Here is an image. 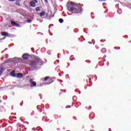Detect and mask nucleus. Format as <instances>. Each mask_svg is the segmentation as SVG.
I'll return each mask as SVG.
<instances>
[{
  "label": "nucleus",
  "instance_id": "nucleus-27",
  "mask_svg": "<svg viewBox=\"0 0 131 131\" xmlns=\"http://www.w3.org/2000/svg\"><path fill=\"white\" fill-rule=\"evenodd\" d=\"M2 76V72H0V76Z\"/></svg>",
  "mask_w": 131,
  "mask_h": 131
},
{
  "label": "nucleus",
  "instance_id": "nucleus-28",
  "mask_svg": "<svg viewBox=\"0 0 131 131\" xmlns=\"http://www.w3.org/2000/svg\"><path fill=\"white\" fill-rule=\"evenodd\" d=\"M13 118H15V119H17V117H14Z\"/></svg>",
  "mask_w": 131,
  "mask_h": 131
},
{
  "label": "nucleus",
  "instance_id": "nucleus-31",
  "mask_svg": "<svg viewBox=\"0 0 131 131\" xmlns=\"http://www.w3.org/2000/svg\"><path fill=\"white\" fill-rule=\"evenodd\" d=\"M7 63H8V62H5L4 64H7Z\"/></svg>",
  "mask_w": 131,
  "mask_h": 131
},
{
  "label": "nucleus",
  "instance_id": "nucleus-20",
  "mask_svg": "<svg viewBox=\"0 0 131 131\" xmlns=\"http://www.w3.org/2000/svg\"><path fill=\"white\" fill-rule=\"evenodd\" d=\"M102 52H103V51H104V52H106V49H102L101 50Z\"/></svg>",
  "mask_w": 131,
  "mask_h": 131
},
{
  "label": "nucleus",
  "instance_id": "nucleus-30",
  "mask_svg": "<svg viewBox=\"0 0 131 131\" xmlns=\"http://www.w3.org/2000/svg\"><path fill=\"white\" fill-rule=\"evenodd\" d=\"M99 1H104L105 0H99Z\"/></svg>",
  "mask_w": 131,
  "mask_h": 131
},
{
  "label": "nucleus",
  "instance_id": "nucleus-1",
  "mask_svg": "<svg viewBox=\"0 0 131 131\" xmlns=\"http://www.w3.org/2000/svg\"><path fill=\"white\" fill-rule=\"evenodd\" d=\"M68 10L73 14H81L83 11L81 6L74 2H70L68 5Z\"/></svg>",
  "mask_w": 131,
  "mask_h": 131
},
{
  "label": "nucleus",
  "instance_id": "nucleus-14",
  "mask_svg": "<svg viewBox=\"0 0 131 131\" xmlns=\"http://www.w3.org/2000/svg\"><path fill=\"white\" fill-rule=\"evenodd\" d=\"M4 109H5V108L3 106H0V112H3V111H4Z\"/></svg>",
  "mask_w": 131,
  "mask_h": 131
},
{
  "label": "nucleus",
  "instance_id": "nucleus-10",
  "mask_svg": "<svg viewBox=\"0 0 131 131\" xmlns=\"http://www.w3.org/2000/svg\"><path fill=\"white\" fill-rule=\"evenodd\" d=\"M1 35H3V36H8V35H9V33L6 32H2L1 33Z\"/></svg>",
  "mask_w": 131,
  "mask_h": 131
},
{
  "label": "nucleus",
  "instance_id": "nucleus-5",
  "mask_svg": "<svg viewBox=\"0 0 131 131\" xmlns=\"http://www.w3.org/2000/svg\"><path fill=\"white\" fill-rule=\"evenodd\" d=\"M40 17H41V18H42V17H45V16H46V15H48V13H46V12L45 11H42L41 13H40L39 14Z\"/></svg>",
  "mask_w": 131,
  "mask_h": 131
},
{
  "label": "nucleus",
  "instance_id": "nucleus-32",
  "mask_svg": "<svg viewBox=\"0 0 131 131\" xmlns=\"http://www.w3.org/2000/svg\"><path fill=\"white\" fill-rule=\"evenodd\" d=\"M108 130H109V131H111V129L110 128V129H108Z\"/></svg>",
  "mask_w": 131,
  "mask_h": 131
},
{
  "label": "nucleus",
  "instance_id": "nucleus-35",
  "mask_svg": "<svg viewBox=\"0 0 131 131\" xmlns=\"http://www.w3.org/2000/svg\"><path fill=\"white\" fill-rule=\"evenodd\" d=\"M2 102L1 100H0V102Z\"/></svg>",
  "mask_w": 131,
  "mask_h": 131
},
{
  "label": "nucleus",
  "instance_id": "nucleus-19",
  "mask_svg": "<svg viewBox=\"0 0 131 131\" xmlns=\"http://www.w3.org/2000/svg\"><path fill=\"white\" fill-rule=\"evenodd\" d=\"M118 13H119V14H121V10L120 9L118 10Z\"/></svg>",
  "mask_w": 131,
  "mask_h": 131
},
{
  "label": "nucleus",
  "instance_id": "nucleus-9",
  "mask_svg": "<svg viewBox=\"0 0 131 131\" xmlns=\"http://www.w3.org/2000/svg\"><path fill=\"white\" fill-rule=\"evenodd\" d=\"M30 82L32 84H33V86H36V82L33 81V79H31L30 80Z\"/></svg>",
  "mask_w": 131,
  "mask_h": 131
},
{
  "label": "nucleus",
  "instance_id": "nucleus-11",
  "mask_svg": "<svg viewBox=\"0 0 131 131\" xmlns=\"http://www.w3.org/2000/svg\"><path fill=\"white\" fill-rule=\"evenodd\" d=\"M10 74L12 75V76H13V77H15L16 76V74L15 73V71H12Z\"/></svg>",
  "mask_w": 131,
  "mask_h": 131
},
{
  "label": "nucleus",
  "instance_id": "nucleus-3",
  "mask_svg": "<svg viewBox=\"0 0 131 131\" xmlns=\"http://www.w3.org/2000/svg\"><path fill=\"white\" fill-rule=\"evenodd\" d=\"M30 66L33 67V68H36V66L37 65V62L36 61H32L30 62Z\"/></svg>",
  "mask_w": 131,
  "mask_h": 131
},
{
  "label": "nucleus",
  "instance_id": "nucleus-7",
  "mask_svg": "<svg viewBox=\"0 0 131 131\" xmlns=\"http://www.w3.org/2000/svg\"><path fill=\"white\" fill-rule=\"evenodd\" d=\"M24 127H29V123L28 122H24V124H23Z\"/></svg>",
  "mask_w": 131,
  "mask_h": 131
},
{
  "label": "nucleus",
  "instance_id": "nucleus-29",
  "mask_svg": "<svg viewBox=\"0 0 131 131\" xmlns=\"http://www.w3.org/2000/svg\"><path fill=\"white\" fill-rule=\"evenodd\" d=\"M116 2H119V0H116Z\"/></svg>",
  "mask_w": 131,
  "mask_h": 131
},
{
  "label": "nucleus",
  "instance_id": "nucleus-6",
  "mask_svg": "<svg viewBox=\"0 0 131 131\" xmlns=\"http://www.w3.org/2000/svg\"><path fill=\"white\" fill-rule=\"evenodd\" d=\"M12 25H14V26H16V27H19L20 25L16 23L15 21L12 20L11 22Z\"/></svg>",
  "mask_w": 131,
  "mask_h": 131
},
{
  "label": "nucleus",
  "instance_id": "nucleus-4",
  "mask_svg": "<svg viewBox=\"0 0 131 131\" xmlns=\"http://www.w3.org/2000/svg\"><path fill=\"white\" fill-rule=\"evenodd\" d=\"M22 58L24 60H28V59H29V54L28 53H25L23 55Z\"/></svg>",
  "mask_w": 131,
  "mask_h": 131
},
{
  "label": "nucleus",
  "instance_id": "nucleus-8",
  "mask_svg": "<svg viewBox=\"0 0 131 131\" xmlns=\"http://www.w3.org/2000/svg\"><path fill=\"white\" fill-rule=\"evenodd\" d=\"M24 75L23 74H21L20 73H18L16 74V77L17 78H22L23 77Z\"/></svg>",
  "mask_w": 131,
  "mask_h": 131
},
{
  "label": "nucleus",
  "instance_id": "nucleus-26",
  "mask_svg": "<svg viewBox=\"0 0 131 131\" xmlns=\"http://www.w3.org/2000/svg\"><path fill=\"white\" fill-rule=\"evenodd\" d=\"M39 110H40V112H42V108H41Z\"/></svg>",
  "mask_w": 131,
  "mask_h": 131
},
{
  "label": "nucleus",
  "instance_id": "nucleus-25",
  "mask_svg": "<svg viewBox=\"0 0 131 131\" xmlns=\"http://www.w3.org/2000/svg\"><path fill=\"white\" fill-rule=\"evenodd\" d=\"M4 68L3 67L0 68V70H3Z\"/></svg>",
  "mask_w": 131,
  "mask_h": 131
},
{
  "label": "nucleus",
  "instance_id": "nucleus-34",
  "mask_svg": "<svg viewBox=\"0 0 131 131\" xmlns=\"http://www.w3.org/2000/svg\"><path fill=\"white\" fill-rule=\"evenodd\" d=\"M64 92H65V90H63Z\"/></svg>",
  "mask_w": 131,
  "mask_h": 131
},
{
  "label": "nucleus",
  "instance_id": "nucleus-21",
  "mask_svg": "<svg viewBox=\"0 0 131 131\" xmlns=\"http://www.w3.org/2000/svg\"><path fill=\"white\" fill-rule=\"evenodd\" d=\"M45 3H46V4H48L49 3V2L48 1V0H44Z\"/></svg>",
  "mask_w": 131,
  "mask_h": 131
},
{
  "label": "nucleus",
  "instance_id": "nucleus-24",
  "mask_svg": "<svg viewBox=\"0 0 131 131\" xmlns=\"http://www.w3.org/2000/svg\"><path fill=\"white\" fill-rule=\"evenodd\" d=\"M5 39H6V38L4 37V38L0 39V40H3Z\"/></svg>",
  "mask_w": 131,
  "mask_h": 131
},
{
  "label": "nucleus",
  "instance_id": "nucleus-18",
  "mask_svg": "<svg viewBox=\"0 0 131 131\" xmlns=\"http://www.w3.org/2000/svg\"><path fill=\"white\" fill-rule=\"evenodd\" d=\"M5 57L6 59H8V58H9V54H6L5 55Z\"/></svg>",
  "mask_w": 131,
  "mask_h": 131
},
{
  "label": "nucleus",
  "instance_id": "nucleus-13",
  "mask_svg": "<svg viewBox=\"0 0 131 131\" xmlns=\"http://www.w3.org/2000/svg\"><path fill=\"white\" fill-rule=\"evenodd\" d=\"M36 12H39L40 11V7H37L35 8Z\"/></svg>",
  "mask_w": 131,
  "mask_h": 131
},
{
  "label": "nucleus",
  "instance_id": "nucleus-17",
  "mask_svg": "<svg viewBox=\"0 0 131 131\" xmlns=\"http://www.w3.org/2000/svg\"><path fill=\"white\" fill-rule=\"evenodd\" d=\"M16 6H20V2L18 1H16Z\"/></svg>",
  "mask_w": 131,
  "mask_h": 131
},
{
  "label": "nucleus",
  "instance_id": "nucleus-16",
  "mask_svg": "<svg viewBox=\"0 0 131 131\" xmlns=\"http://www.w3.org/2000/svg\"><path fill=\"white\" fill-rule=\"evenodd\" d=\"M59 22L60 23H63V22H64V20H63V19H62V18H60V19H59Z\"/></svg>",
  "mask_w": 131,
  "mask_h": 131
},
{
  "label": "nucleus",
  "instance_id": "nucleus-23",
  "mask_svg": "<svg viewBox=\"0 0 131 131\" xmlns=\"http://www.w3.org/2000/svg\"><path fill=\"white\" fill-rule=\"evenodd\" d=\"M28 22L29 23H30V22H31V20L28 19Z\"/></svg>",
  "mask_w": 131,
  "mask_h": 131
},
{
  "label": "nucleus",
  "instance_id": "nucleus-12",
  "mask_svg": "<svg viewBox=\"0 0 131 131\" xmlns=\"http://www.w3.org/2000/svg\"><path fill=\"white\" fill-rule=\"evenodd\" d=\"M49 80L50 81V82L49 83H48L47 84H51V83H53V82H54V80H53V78H50Z\"/></svg>",
  "mask_w": 131,
  "mask_h": 131
},
{
  "label": "nucleus",
  "instance_id": "nucleus-15",
  "mask_svg": "<svg viewBox=\"0 0 131 131\" xmlns=\"http://www.w3.org/2000/svg\"><path fill=\"white\" fill-rule=\"evenodd\" d=\"M49 79H50V77H49V76L46 77L44 78V80H45V81H48V80H49Z\"/></svg>",
  "mask_w": 131,
  "mask_h": 131
},
{
  "label": "nucleus",
  "instance_id": "nucleus-33",
  "mask_svg": "<svg viewBox=\"0 0 131 131\" xmlns=\"http://www.w3.org/2000/svg\"><path fill=\"white\" fill-rule=\"evenodd\" d=\"M60 91H61V92H63V90H60Z\"/></svg>",
  "mask_w": 131,
  "mask_h": 131
},
{
  "label": "nucleus",
  "instance_id": "nucleus-2",
  "mask_svg": "<svg viewBox=\"0 0 131 131\" xmlns=\"http://www.w3.org/2000/svg\"><path fill=\"white\" fill-rule=\"evenodd\" d=\"M38 3L37 0H31L29 3V5L32 8H35L36 7V4Z\"/></svg>",
  "mask_w": 131,
  "mask_h": 131
},
{
  "label": "nucleus",
  "instance_id": "nucleus-22",
  "mask_svg": "<svg viewBox=\"0 0 131 131\" xmlns=\"http://www.w3.org/2000/svg\"><path fill=\"white\" fill-rule=\"evenodd\" d=\"M9 2H15L16 0H8Z\"/></svg>",
  "mask_w": 131,
  "mask_h": 131
}]
</instances>
